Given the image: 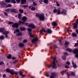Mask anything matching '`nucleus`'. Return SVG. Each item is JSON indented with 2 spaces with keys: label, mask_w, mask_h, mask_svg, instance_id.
I'll return each instance as SVG.
<instances>
[{
  "label": "nucleus",
  "mask_w": 78,
  "mask_h": 78,
  "mask_svg": "<svg viewBox=\"0 0 78 78\" xmlns=\"http://www.w3.org/2000/svg\"><path fill=\"white\" fill-rule=\"evenodd\" d=\"M18 23L19 24L17 23H15L14 24H13L12 26L13 28H18V27H19V26L21 25V23H22V24H24V23H25V21L22 22L21 21H20L18 22Z\"/></svg>",
  "instance_id": "nucleus-1"
},
{
  "label": "nucleus",
  "mask_w": 78,
  "mask_h": 78,
  "mask_svg": "<svg viewBox=\"0 0 78 78\" xmlns=\"http://www.w3.org/2000/svg\"><path fill=\"white\" fill-rule=\"evenodd\" d=\"M0 31L3 34H5V36L6 38L8 37V35L7 34L9 33V31H6L4 28H0Z\"/></svg>",
  "instance_id": "nucleus-2"
},
{
  "label": "nucleus",
  "mask_w": 78,
  "mask_h": 78,
  "mask_svg": "<svg viewBox=\"0 0 78 78\" xmlns=\"http://www.w3.org/2000/svg\"><path fill=\"white\" fill-rule=\"evenodd\" d=\"M36 16L39 17V19L41 20H44L45 19V17H44V16L43 14L39 15L37 14L36 15Z\"/></svg>",
  "instance_id": "nucleus-3"
},
{
  "label": "nucleus",
  "mask_w": 78,
  "mask_h": 78,
  "mask_svg": "<svg viewBox=\"0 0 78 78\" xmlns=\"http://www.w3.org/2000/svg\"><path fill=\"white\" fill-rule=\"evenodd\" d=\"M43 32H44V33H48L49 34H51L52 33V31L51 30L48 29V30L46 31V30H45V29H43L41 30H40L41 33H42Z\"/></svg>",
  "instance_id": "nucleus-4"
},
{
  "label": "nucleus",
  "mask_w": 78,
  "mask_h": 78,
  "mask_svg": "<svg viewBox=\"0 0 78 78\" xmlns=\"http://www.w3.org/2000/svg\"><path fill=\"white\" fill-rule=\"evenodd\" d=\"M78 19L76 20V23L74 24V26H73V28L74 29L75 28H78Z\"/></svg>",
  "instance_id": "nucleus-5"
},
{
  "label": "nucleus",
  "mask_w": 78,
  "mask_h": 78,
  "mask_svg": "<svg viewBox=\"0 0 78 78\" xmlns=\"http://www.w3.org/2000/svg\"><path fill=\"white\" fill-rule=\"evenodd\" d=\"M28 27H30L31 28H36V26H35L33 24H31L29 25Z\"/></svg>",
  "instance_id": "nucleus-6"
},
{
  "label": "nucleus",
  "mask_w": 78,
  "mask_h": 78,
  "mask_svg": "<svg viewBox=\"0 0 78 78\" xmlns=\"http://www.w3.org/2000/svg\"><path fill=\"white\" fill-rule=\"evenodd\" d=\"M51 67H52V68H56V63H55V62H52Z\"/></svg>",
  "instance_id": "nucleus-7"
},
{
  "label": "nucleus",
  "mask_w": 78,
  "mask_h": 78,
  "mask_svg": "<svg viewBox=\"0 0 78 78\" xmlns=\"http://www.w3.org/2000/svg\"><path fill=\"white\" fill-rule=\"evenodd\" d=\"M38 40V38H37L36 37L34 38L32 40V43H34L36 42V41H37Z\"/></svg>",
  "instance_id": "nucleus-8"
},
{
  "label": "nucleus",
  "mask_w": 78,
  "mask_h": 78,
  "mask_svg": "<svg viewBox=\"0 0 78 78\" xmlns=\"http://www.w3.org/2000/svg\"><path fill=\"white\" fill-rule=\"evenodd\" d=\"M21 3L22 4H25L27 2V0H21Z\"/></svg>",
  "instance_id": "nucleus-9"
},
{
  "label": "nucleus",
  "mask_w": 78,
  "mask_h": 78,
  "mask_svg": "<svg viewBox=\"0 0 78 78\" xmlns=\"http://www.w3.org/2000/svg\"><path fill=\"white\" fill-rule=\"evenodd\" d=\"M11 12H17V9H12L11 10Z\"/></svg>",
  "instance_id": "nucleus-10"
},
{
  "label": "nucleus",
  "mask_w": 78,
  "mask_h": 78,
  "mask_svg": "<svg viewBox=\"0 0 78 78\" xmlns=\"http://www.w3.org/2000/svg\"><path fill=\"white\" fill-rule=\"evenodd\" d=\"M73 52L74 53H78V49H76L74 50Z\"/></svg>",
  "instance_id": "nucleus-11"
},
{
  "label": "nucleus",
  "mask_w": 78,
  "mask_h": 78,
  "mask_svg": "<svg viewBox=\"0 0 78 78\" xmlns=\"http://www.w3.org/2000/svg\"><path fill=\"white\" fill-rule=\"evenodd\" d=\"M1 5L2 6L4 7H5L6 5V4L5 3L3 2H2L1 3Z\"/></svg>",
  "instance_id": "nucleus-12"
},
{
  "label": "nucleus",
  "mask_w": 78,
  "mask_h": 78,
  "mask_svg": "<svg viewBox=\"0 0 78 78\" xmlns=\"http://www.w3.org/2000/svg\"><path fill=\"white\" fill-rule=\"evenodd\" d=\"M72 63L73 65L74 68H76L77 66L75 64V63H74V62H72Z\"/></svg>",
  "instance_id": "nucleus-13"
},
{
  "label": "nucleus",
  "mask_w": 78,
  "mask_h": 78,
  "mask_svg": "<svg viewBox=\"0 0 78 78\" xmlns=\"http://www.w3.org/2000/svg\"><path fill=\"white\" fill-rule=\"evenodd\" d=\"M22 20H23V21H25V20H27V18L26 16H24L22 19Z\"/></svg>",
  "instance_id": "nucleus-14"
},
{
  "label": "nucleus",
  "mask_w": 78,
  "mask_h": 78,
  "mask_svg": "<svg viewBox=\"0 0 78 78\" xmlns=\"http://www.w3.org/2000/svg\"><path fill=\"white\" fill-rule=\"evenodd\" d=\"M22 17V14L20 13H19L18 14V18L19 19H21V18Z\"/></svg>",
  "instance_id": "nucleus-15"
},
{
  "label": "nucleus",
  "mask_w": 78,
  "mask_h": 78,
  "mask_svg": "<svg viewBox=\"0 0 78 78\" xmlns=\"http://www.w3.org/2000/svg\"><path fill=\"white\" fill-rule=\"evenodd\" d=\"M53 25H53V26H54V27H56V26H57V23H56V22H53Z\"/></svg>",
  "instance_id": "nucleus-16"
},
{
  "label": "nucleus",
  "mask_w": 78,
  "mask_h": 78,
  "mask_svg": "<svg viewBox=\"0 0 78 78\" xmlns=\"http://www.w3.org/2000/svg\"><path fill=\"white\" fill-rule=\"evenodd\" d=\"M26 30V28L25 27H20V30L21 31H25Z\"/></svg>",
  "instance_id": "nucleus-17"
},
{
  "label": "nucleus",
  "mask_w": 78,
  "mask_h": 78,
  "mask_svg": "<svg viewBox=\"0 0 78 78\" xmlns=\"http://www.w3.org/2000/svg\"><path fill=\"white\" fill-rule=\"evenodd\" d=\"M66 50L69 52H72V50L70 48H67L66 49Z\"/></svg>",
  "instance_id": "nucleus-18"
},
{
  "label": "nucleus",
  "mask_w": 78,
  "mask_h": 78,
  "mask_svg": "<svg viewBox=\"0 0 78 78\" xmlns=\"http://www.w3.org/2000/svg\"><path fill=\"white\" fill-rule=\"evenodd\" d=\"M24 44L22 43H20L19 44V46L20 47H23Z\"/></svg>",
  "instance_id": "nucleus-19"
},
{
  "label": "nucleus",
  "mask_w": 78,
  "mask_h": 78,
  "mask_svg": "<svg viewBox=\"0 0 78 78\" xmlns=\"http://www.w3.org/2000/svg\"><path fill=\"white\" fill-rule=\"evenodd\" d=\"M22 35V33H18L16 34V35L17 36H20Z\"/></svg>",
  "instance_id": "nucleus-20"
},
{
  "label": "nucleus",
  "mask_w": 78,
  "mask_h": 78,
  "mask_svg": "<svg viewBox=\"0 0 78 78\" xmlns=\"http://www.w3.org/2000/svg\"><path fill=\"white\" fill-rule=\"evenodd\" d=\"M72 35L73 37H76V36H77V34H76L75 33H73L72 34Z\"/></svg>",
  "instance_id": "nucleus-21"
},
{
  "label": "nucleus",
  "mask_w": 78,
  "mask_h": 78,
  "mask_svg": "<svg viewBox=\"0 0 78 78\" xmlns=\"http://www.w3.org/2000/svg\"><path fill=\"white\" fill-rule=\"evenodd\" d=\"M44 2L46 4H48V0H43Z\"/></svg>",
  "instance_id": "nucleus-22"
},
{
  "label": "nucleus",
  "mask_w": 78,
  "mask_h": 78,
  "mask_svg": "<svg viewBox=\"0 0 78 78\" xmlns=\"http://www.w3.org/2000/svg\"><path fill=\"white\" fill-rule=\"evenodd\" d=\"M23 73L22 72H20V75H21L23 77H24L25 76V75H23Z\"/></svg>",
  "instance_id": "nucleus-23"
},
{
  "label": "nucleus",
  "mask_w": 78,
  "mask_h": 78,
  "mask_svg": "<svg viewBox=\"0 0 78 78\" xmlns=\"http://www.w3.org/2000/svg\"><path fill=\"white\" fill-rule=\"evenodd\" d=\"M5 38V37L3 36L2 35L0 36V39H3Z\"/></svg>",
  "instance_id": "nucleus-24"
},
{
  "label": "nucleus",
  "mask_w": 78,
  "mask_h": 78,
  "mask_svg": "<svg viewBox=\"0 0 78 78\" xmlns=\"http://www.w3.org/2000/svg\"><path fill=\"white\" fill-rule=\"evenodd\" d=\"M12 57V56H11V55H9L7 56V58L8 59H10V58H11V57Z\"/></svg>",
  "instance_id": "nucleus-25"
},
{
  "label": "nucleus",
  "mask_w": 78,
  "mask_h": 78,
  "mask_svg": "<svg viewBox=\"0 0 78 78\" xmlns=\"http://www.w3.org/2000/svg\"><path fill=\"white\" fill-rule=\"evenodd\" d=\"M33 6H37V3L34 2H33Z\"/></svg>",
  "instance_id": "nucleus-26"
},
{
  "label": "nucleus",
  "mask_w": 78,
  "mask_h": 78,
  "mask_svg": "<svg viewBox=\"0 0 78 78\" xmlns=\"http://www.w3.org/2000/svg\"><path fill=\"white\" fill-rule=\"evenodd\" d=\"M36 9V8L34 7H32L31 8L32 11H34Z\"/></svg>",
  "instance_id": "nucleus-27"
},
{
  "label": "nucleus",
  "mask_w": 78,
  "mask_h": 78,
  "mask_svg": "<svg viewBox=\"0 0 78 78\" xmlns=\"http://www.w3.org/2000/svg\"><path fill=\"white\" fill-rule=\"evenodd\" d=\"M10 73L11 75H14V72L12 71H11L10 72Z\"/></svg>",
  "instance_id": "nucleus-28"
},
{
  "label": "nucleus",
  "mask_w": 78,
  "mask_h": 78,
  "mask_svg": "<svg viewBox=\"0 0 78 78\" xmlns=\"http://www.w3.org/2000/svg\"><path fill=\"white\" fill-rule=\"evenodd\" d=\"M19 11L20 12V13H23V10H21L20 9H19Z\"/></svg>",
  "instance_id": "nucleus-29"
},
{
  "label": "nucleus",
  "mask_w": 78,
  "mask_h": 78,
  "mask_svg": "<svg viewBox=\"0 0 78 78\" xmlns=\"http://www.w3.org/2000/svg\"><path fill=\"white\" fill-rule=\"evenodd\" d=\"M71 75L72 76H75V73L73 72H71Z\"/></svg>",
  "instance_id": "nucleus-30"
},
{
  "label": "nucleus",
  "mask_w": 78,
  "mask_h": 78,
  "mask_svg": "<svg viewBox=\"0 0 78 78\" xmlns=\"http://www.w3.org/2000/svg\"><path fill=\"white\" fill-rule=\"evenodd\" d=\"M6 70L7 72H8V73H9V72H10V70L9 69H6Z\"/></svg>",
  "instance_id": "nucleus-31"
},
{
  "label": "nucleus",
  "mask_w": 78,
  "mask_h": 78,
  "mask_svg": "<svg viewBox=\"0 0 78 78\" xmlns=\"http://www.w3.org/2000/svg\"><path fill=\"white\" fill-rule=\"evenodd\" d=\"M62 58L63 60H65L66 59V57L65 55H64L62 57Z\"/></svg>",
  "instance_id": "nucleus-32"
},
{
  "label": "nucleus",
  "mask_w": 78,
  "mask_h": 78,
  "mask_svg": "<svg viewBox=\"0 0 78 78\" xmlns=\"http://www.w3.org/2000/svg\"><path fill=\"white\" fill-rule=\"evenodd\" d=\"M29 34H30V37H34L33 35L32 34H31V32H30Z\"/></svg>",
  "instance_id": "nucleus-33"
},
{
  "label": "nucleus",
  "mask_w": 78,
  "mask_h": 78,
  "mask_svg": "<svg viewBox=\"0 0 78 78\" xmlns=\"http://www.w3.org/2000/svg\"><path fill=\"white\" fill-rule=\"evenodd\" d=\"M57 14H61V11H60V10H58L57 11Z\"/></svg>",
  "instance_id": "nucleus-34"
},
{
  "label": "nucleus",
  "mask_w": 78,
  "mask_h": 78,
  "mask_svg": "<svg viewBox=\"0 0 78 78\" xmlns=\"http://www.w3.org/2000/svg\"><path fill=\"white\" fill-rule=\"evenodd\" d=\"M57 12V10L56 9H55L53 11V12H54V13H56V12Z\"/></svg>",
  "instance_id": "nucleus-35"
},
{
  "label": "nucleus",
  "mask_w": 78,
  "mask_h": 78,
  "mask_svg": "<svg viewBox=\"0 0 78 78\" xmlns=\"http://www.w3.org/2000/svg\"><path fill=\"white\" fill-rule=\"evenodd\" d=\"M5 2H6V3H9L10 2H11V0H5Z\"/></svg>",
  "instance_id": "nucleus-36"
},
{
  "label": "nucleus",
  "mask_w": 78,
  "mask_h": 78,
  "mask_svg": "<svg viewBox=\"0 0 78 78\" xmlns=\"http://www.w3.org/2000/svg\"><path fill=\"white\" fill-rule=\"evenodd\" d=\"M27 30H28L30 32L31 31H32V29H31V28H29L27 29Z\"/></svg>",
  "instance_id": "nucleus-37"
},
{
  "label": "nucleus",
  "mask_w": 78,
  "mask_h": 78,
  "mask_svg": "<svg viewBox=\"0 0 78 78\" xmlns=\"http://www.w3.org/2000/svg\"><path fill=\"white\" fill-rule=\"evenodd\" d=\"M61 14H66V12H64V11H63L61 12Z\"/></svg>",
  "instance_id": "nucleus-38"
},
{
  "label": "nucleus",
  "mask_w": 78,
  "mask_h": 78,
  "mask_svg": "<svg viewBox=\"0 0 78 78\" xmlns=\"http://www.w3.org/2000/svg\"><path fill=\"white\" fill-rule=\"evenodd\" d=\"M8 23L10 25H11V24H13L14 23L12 22L11 21H9Z\"/></svg>",
  "instance_id": "nucleus-39"
},
{
  "label": "nucleus",
  "mask_w": 78,
  "mask_h": 78,
  "mask_svg": "<svg viewBox=\"0 0 78 78\" xmlns=\"http://www.w3.org/2000/svg\"><path fill=\"white\" fill-rule=\"evenodd\" d=\"M12 1H11V2L12 3H16V1L14 0H11Z\"/></svg>",
  "instance_id": "nucleus-40"
},
{
  "label": "nucleus",
  "mask_w": 78,
  "mask_h": 78,
  "mask_svg": "<svg viewBox=\"0 0 78 78\" xmlns=\"http://www.w3.org/2000/svg\"><path fill=\"white\" fill-rule=\"evenodd\" d=\"M65 44H66V45H67L69 44V42H68L67 41H66Z\"/></svg>",
  "instance_id": "nucleus-41"
},
{
  "label": "nucleus",
  "mask_w": 78,
  "mask_h": 78,
  "mask_svg": "<svg viewBox=\"0 0 78 78\" xmlns=\"http://www.w3.org/2000/svg\"><path fill=\"white\" fill-rule=\"evenodd\" d=\"M24 8H27V7H28V6L27 5H25L23 6Z\"/></svg>",
  "instance_id": "nucleus-42"
},
{
  "label": "nucleus",
  "mask_w": 78,
  "mask_h": 78,
  "mask_svg": "<svg viewBox=\"0 0 78 78\" xmlns=\"http://www.w3.org/2000/svg\"><path fill=\"white\" fill-rule=\"evenodd\" d=\"M56 4H57V6H60V5L59 4V3H58V2H56Z\"/></svg>",
  "instance_id": "nucleus-43"
},
{
  "label": "nucleus",
  "mask_w": 78,
  "mask_h": 78,
  "mask_svg": "<svg viewBox=\"0 0 78 78\" xmlns=\"http://www.w3.org/2000/svg\"><path fill=\"white\" fill-rule=\"evenodd\" d=\"M56 58L55 57L54 58V60L53 62H55L56 61Z\"/></svg>",
  "instance_id": "nucleus-44"
},
{
  "label": "nucleus",
  "mask_w": 78,
  "mask_h": 78,
  "mask_svg": "<svg viewBox=\"0 0 78 78\" xmlns=\"http://www.w3.org/2000/svg\"><path fill=\"white\" fill-rule=\"evenodd\" d=\"M78 45V43H75L74 47H77Z\"/></svg>",
  "instance_id": "nucleus-45"
},
{
  "label": "nucleus",
  "mask_w": 78,
  "mask_h": 78,
  "mask_svg": "<svg viewBox=\"0 0 78 78\" xmlns=\"http://www.w3.org/2000/svg\"><path fill=\"white\" fill-rule=\"evenodd\" d=\"M12 5L11 4H9L7 6V7H11Z\"/></svg>",
  "instance_id": "nucleus-46"
},
{
  "label": "nucleus",
  "mask_w": 78,
  "mask_h": 78,
  "mask_svg": "<svg viewBox=\"0 0 78 78\" xmlns=\"http://www.w3.org/2000/svg\"><path fill=\"white\" fill-rule=\"evenodd\" d=\"M75 54H76L75 55L76 58H78V53H75Z\"/></svg>",
  "instance_id": "nucleus-47"
},
{
  "label": "nucleus",
  "mask_w": 78,
  "mask_h": 78,
  "mask_svg": "<svg viewBox=\"0 0 78 78\" xmlns=\"http://www.w3.org/2000/svg\"><path fill=\"white\" fill-rule=\"evenodd\" d=\"M66 64H68V65H70V62H66Z\"/></svg>",
  "instance_id": "nucleus-48"
},
{
  "label": "nucleus",
  "mask_w": 78,
  "mask_h": 78,
  "mask_svg": "<svg viewBox=\"0 0 78 78\" xmlns=\"http://www.w3.org/2000/svg\"><path fill=\"white\" fill-rule=\"evenodd\" d=\"M65 68H66V69H69V66H65Z\"/></svg>",
  "instance_id": "nucleus-49"
},
{
  "label": "nucleus",
  "mask_w": 78,
  "mask_h": 78,
  "mask_svg": "<svg viewBox=\"0 0 78 78\" xmlns=\"http://www.w3.org/2000/svg\"><path fill=\"white\" fill-rule=\"evenodd\" d=\"M2 64H4V63L3 62H0V65H2Z\"/></svg>",
  "instance_id": "nucleus-50"
},
{
  "label": "nucleus",
  "mask_w": 78,
  "mask_h": 78,
  "mask_svg": "<svg viewBox=\"0 0 78 78\" xmlns=\"http://www.w3.org/2000/svg\"><path fill=\"white\" fill-rule=\"evenodd\" d=\"M16 0L18 3H20V0Z\"/></svg>",
  "instance_id": "nucleus-51"
},
{
  "label": "nucleus",
  "mask_w": 78,
  "mask_h": 78,
  "mask_svg": "<svg viewBox=\"0 0 78 78\" xmlns=\"http://www.w3.org/2000/svg\"><path fill=\"white\" fill-rule=\"evenodd\" d=\"M27 42V40H24L23 41V42Z\"/></svg>",
  "instance_id": "nucleus-52"
},
{
  "label": "nucleus",
  "mask_w": 78,
  "mask_h": 78,
  "mask_svg": "<svg viewBox=\"0 0 78 78\" xmlns=\"http://www.w3.org/2000/svg\"><path fill=\"white\" fill-rule=\"evenodd\" d=\"M6 11H7V12H9V11H10V9H7Z\"/></svg>",
  "instance_id": "nucleus-53"
},
{
  "label": "nucleus",
  "mask_w": 78,
  "mask_h": 78,
  "mask_svg": "<svg viewBox=\"0 0 78 78\" xmlns=\"http://www.w3.org/2000/svg\"><path fill=\"white\" fill-rule=\"evenodd\" d=\"M70 29L69 28H68L67 29V31H69V30Z\"/></svg>",
  "instance_id": "nucleus-54"
},
{
  "label": "nucleus",
  "mask_w": 78,
  "mask_h": 78,
  "mask_svg": "<svg viewBox=\"0 0 78 78\" xmlns=\"http://www.w3.org/2000/svg\"><path fill=\"white\" fill-rule=\"evenodd\" d=\"M16 32H19L20 30H19V29H17V30H16Z\"/></svg>",
  "instance_id": "nucleus-55"
},
{
  "label": "nucleus",
  "mask_w": 78,
  "mask_h": 78,
  "mask_svg": "<svg viewBox=\"0 0 78 78\" xmlns=\"http://www.w3.org/2000/svg\"><path fill=\"white\" fill-rule=\"evenodd\" d=\"M4 14L5 16H8V14H7V13H6V12H5L4 13Z\"/></svg>",
  "instance_id": "nucleus-56"
},
{
  "label": "nucleus",
  "mask_w": 78,
  "mask_h": 78,
  "mask_svg": "<svg viewBox=\"0 0 78 78\" xmlns=\"http://www.w3.org/2000/svg\"><path fill=\"white\" fill-rule=\"evenodd\" d=\"M3 78H5V77H6V75H5V74H4L3 75Z\"/></svg>",
  "instance_id": "nucleus-57"
},
{
  "label": "nucleus",
  "mask_w": 78,
  "mask_h": 78,
  "mask_svg": "<svg viewBox=\"0 0 78 78\" xmlns=\"http://www.w3.org/2000/svg\"><path fill=\"white\" fill-rule=\"evenodd\" d=\"M76 33H77V34H78V30L76 29Z\"/></svg>",
  "instance_id": "nucleus-58"
},
{
  "label": "nucleus",
  "mask_w": 78,
  "mask_h": 78,
  "mask_svg": "<svg viewBox=\"0 0 78 78\" xmlns=\"http://www.w3.org/2000/svg\"><path fill=\"white\" fill-rule=\"evenodd\" d=\"M42 2H43L42 0H40L39 2V3H40L41 4L42 3Z\"/></svg>",
  "instance_id": "nucleus-59"
},
{
  "label": "nucleus",
  "mask_w": 78,
  "mask_h": 78,
  "mask_svg": "<svg viewBox=\"0 0 78 78\" xmlns=\"http://www.w3.org/2000/svg\"><path fill=\"white\" fill-rule=\"evenodd\" d=\"M59 41L60 44H61V42H62V41H61V40H59Z\"/></svg>",
  "instance_id": "nucleus-60"
},
{
  "label": "nucleus",
  "mask_w": 78,
  "mask_h": 78,
  "mask_svg": "<svg viewBox=\"0 0 78 78\" xmlns=\"http://www.w3.org/2000/svg\"><path fill=\"white\" fill-rule=\"evenodd\" d=\"M14 74H15V75H17V74H18L16 72H14Z\"/></svg>",
  "instance_id": "nucleus-61"
},
{
  "label": "nucleus",
  "mask_w": 78,
  "mask_h": 78,
  "mask_svg": "<svg viewBox=\"0 0 78 78\" xmlns=\"http://www.w3.org/2000/svg\"><path fill=\"white\" fill-rule=\"evenodd\" d=\"M45 75H46V76H47V77H48V76H49V75H48V74H46Z\"/></svg>",
  "instance_id": "nucleus-62"
},
{
  "label": "nucleus",
  "mask_w": 78,
  "mask_h": 78,
  "mask_svg": "<svg viewBox=\"0 0 78 78\" xmlns=\"http://www.w3.org/2000/svg\"><path fill=\"white\" fill-rule=\"evenodd\" d=\"M64 54L65 55H68V54H67V53L66 52H65L64 53Z\"/></svg>",
  "instance_id": "nucleus-63"
},
{
  "label": "nucleus",
  "mask_w": 78,
  "mask_h": 78,
  "mask_svg": "<svg viewBox=\"0 0 78 78\" xmlns=\"http://www.w3.org/2000/svg\"><path fill=\"white\" fill-rule=\"evenodd\" d=\"M12 59H16V58H15V57H12Z\"/></svg>",
  "instance_id": "nucleus-64"
}]
</instances>
